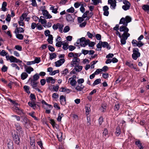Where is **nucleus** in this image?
I'll return each instance as SVG.
<instances>
[{
	"instance_id": "41",
	"label": "nucleus",
	"mask_w": 149,
	"mask_h": 149,
	"mask_svg": "<svg viewBox=\"0 0 149 149\" xmlns=\"http://www.w3.org/2000/svg\"><path fill=\"white\" fill-rule=\"evenodd\" d=\"M15 109L18 114H22L23 113L22 110L18 107H15Z\"/></svg>"
},
{
	"instance_id": "26",
	"label": "nucleus",
	"mask_w": 149,
	"mask_h": 149,
	"mask_svg": "<svg viewBox=\"0 0 149 149\" xmlns=\"http://www.w3.org/2000/svg\"><path fill=\"white\" fill-rule=\"evenodd\" d=\"M60 101L61 104L64 105L66 104L65 97L63 95H61L60 97Z\"/></svg>"
},
{
	"instance_id": "27",
	"label": "nucleus",
	"mask_w": 149,
	"mask_h": 149,
	"mask_svg": "<svg viewBox=\"0 0 149 149\" xmlns=\"http://www.w3.org/2000/svg\"><path fill=\"white\" fill-rule=\"evenodd\" d=\"M28 13H23L19 18V21L18 22H23L24 19L27 17Z\"/></svg>"
},
{
	"instance_id": "23",
	"label": "nucleus",
	"mask_w": 149,
	"mask_h": 149,
	"mask_svg": "<svg viewBox=\"0 0 149 149\" xmlns=\"http://www.w3.org/2000/svg\"><path fill=\"white\" fill-rule=\"evenodd\" d=\"M46 81L48 83H51L52 84H54L55 82V79L52 77H48L46 78Z\"/></svg>"
},
{
	"instance_id": "10",
	"label": "nucleus",
	"mask_w": 149,
	"mask_h": 149,
	"mask_svg": "<svg viewBox=\"0 0 149 149\" xmlns=\"http://www.w3.org/2000/svg\"><path fill=\"white\" fill-rule=\"evenodd\" d=\"M130 36H125V34H122L120 38V42L121 45H124L126 44V40L127 39L128 37Z\"/></svg>"
},
{
	"instance_id": "8",
	"label": "nucleus",
	"mask_w": 149,
	"mask_h": 149,
	"mask_svg": "<svg viewBox=\"0 0 149 149\" xmlns=\"http://www.w3.org/2000/svg\"><path fill=\"white\" fill-rule=\"evenodd\" d=\"M80 61L79 59L77 58V55L75 56L73 59L72 61L71 62V65L72 66H74V65H77L79 64Z\"/></svg>"
},
{
	"instance_id": "1",
	"label": "nucleus",
	"mask_w": 149,
	"mask_h": 149,
	"mask_svg": "<svg viewBox=\"0 0 149 149\" xmlns=\"http://www.w3.org/2000/svg\"><path fill=\"white\" fill-rule=\"evenodd\" d=\"M89 42V40H86V38L84 37H82L80 39H78L77 42L76 43L78 44H80V45L83 47H85L88 45V42Z\"/></svg>"
},
{
	"instance_id": "52",
	"label": "nucleus",
	"mask_w": 149,
	"mask_h": 149,
	"mask_svg": "<svg viewBox=\"0 0 149 149\" xmlns=\"http://www.w3.org/2000/svg\"><path fill=\"white\" fill-rule=\"evenodd\" d=\"M70 30V28L68 26H67L65 27L63 30V32L66 33L68 32Z\"/></svg>"
},
{
	"instance_id": "7",
	"label": "nucleus",
	"mask_w": 149,
	"mask_h": 149,
	"mask_svg": "<svg viewBox=\"0 0 149 149\" xmlns=\"http://www.w3.org/2000/svg\"><path fill=\"white\" fill-rule=\"evenodd\" d=\"M42 13L43 15V18L45 19H50L52 17V16L49 14L48 11L46 10L42 9Z\"/></svg>"
},
{
	"instance_id": "64",
	"label": "nucleus",
	"mask_w": 149,
	"mask_h": 149,
	"mask_svg": "<svg viewBox=\"0 0 149 149\" xmlns=\"http://www.w3.org/2000/svg\"><path fill=\"white\" fill-rule=\"evenodd\" d=\"M68 48L70 51H72L76 48V47L73 45H70L69 46Z\"/></svg>"
},
{
	"instance_id": "4",
	"label": "nucleus",
	"mask_w": 149,
	"mask_h": 149,
	"mask_svg": "<svg viewBox=\"0 0 149 149\" xmlns=\"http://www.w3.org/2000/svg\"><path fill=\"white\" fill-rule=\"evenodd\" d=\"M133 54L132 55V58L135 60L137 59V58L140 57V54L139 52V49L137 48H134L133 50Z\"/></svg>"
},
{
	"instance_id": "20",
	"label": "nucleus",
	"mask_w": 149,
	"mask_h": 149,
	"mask_svg": "<svg viewBox=\"0 0 149 149\" xmlns=\"http://www.w3.org/2000/svg\"><path fill=\"white\" fill-rule=\"evenodd\" d=\"M7 146L8 149H13V141L10 140H8Z\"/></svg>"
},
{
	"instance_id": "9",
	"label": "nucleus",
	"mask_w": 149,
	"mask_h": 149,
	"mask_svg": "<svg viewBox=\"0 0 149 149\" xmlns=\"http://www.w3.org/2000/svg\"><path fill=\"white\" fill-rule=\"evenodd\" d=\"M13 138L14 141H15V143L18 144L20 142V138L19 136L17 135V134L14 133L12 134Z\"/></svg>"
},
{
	"instance_id": "14",
	"label": "nucleus",
	"mask_w": 149,
	"mask_h": 149,
	"mask_svg": "<svg viewBox=\"0 0 149 149\" xmlns=\"http://www.w3.org/2000/svg\"><path fill=\"white\" fill-rule=\"evenodd\" d=\"M65 60L64 58H61L55 62L54 63L56 67H59L61 65L65 62Z\"/></svg>"
},
{
	"instance_id": "11",
	"label": "nucleus",
	"mask_w": 149,
	"mask_h": 149,
	"mask_svg": "<svg viewBox=\"0 0 149 149\" xmlns=\"http://www.w3.org/2000/svg\"><path fill=\"white\" fill-rule=\"evenodd\" d=\"M123 3L125 4V5L122 6V8L125 10L129 9L130 6L129 2L126 0H125L123 1Z\"/></svg>"
},
{
	"instance_id": "43",
	"label": "nucleus",
	"mask_w": 149,
	"mask_h": 149,
	"mask_svg": "<svg viewBox=\"0 0 149 149\" xmlns=\"http://www.w3.org/2000/svg\"><path fill=\"white\" fill-rule=\"evenodd\" d=\"M17 30L16 32L17 33H22L24 31V29L22 28L19 27V28H17L16 29Z\"/></svg>"
},
{
	"instance_id": "17",
	"label": "nucleus",
	"mask_w": 149,
	"mask_h": 149,
	"mask_svg": "<svg viewBox=\"0 0 149 149\" xmlns=\"http://www.w3.org/2000/svg\"><path fill=\"white\" fill-rule=\"evenodd\" d=\"M66 20L68 22H74V15H72L68 14L66 15Z\"/></svg>"
},
{
	"instance_id": "37",
	"label": "nucleus",
	"mask_w": 149,
	"mask_h": 149,
	"mask_svg": "<svg viewBox=\"0 0 149 149\" xmlns=\"http://www.w3.org/2000/svg\"><path fill=\"white\" fill-rule=\"evenodd\" d=\"M54 6H52L50 8V9L52 10V12L55 14H56L57 13L58 8H54Z\"/></svg>"
},
{
	"instance_id": "60",
	"label": "nucleus",
	"mask_w": 149,
	"mask_h": 149,
	"mask_svg": "<svg viewBox=\"0 0 149 149\" xmlns=\"http://www.w3.org/2000/svg\"><path fill=\"white\" fill-rule=\"evenodd\" d=\"M37 29L39 30H41L43 29L42 26L39 23L37 24Z\"/></svg>"
},
{
	"instance_id": "59",
	"label": "nucleus",
	"mask_w": 149,
	"mask_h": 149,
	"mask_svg": "<svg viewBox=\"0 0 149 149\" xmlns=\"http://www.w3.org/2000/svg\"><path fill=\"white\" fill-rule=\"evenodd\" d=\"M84 82V80L83 78L79 79L77 81L78 84H82Z\"/></svg>"
},
{
	"instance_id": "6",
	"label": "nucleus",
	"mask_w": 149,
	"mask_h": 149,
	"mask_svg": "<svg viewBox=\"0 0 149 149\" xmlns=\"http://www.w3.org/2000/svg\"><path fill=\"white\" fill-rule=\"evenodd\" d=\"M132 43L134 46H137L140 47L144 45V44L141 41H137L135 40H133Z\"/></svg>"
},
{
	"instance_id": "53",
	"label": "nucleus",
	"mask_w": 149,
	"mask_h": 149,
	"mask_svg": "<svg viewBox=\"0 0 149 149\" xmlns=\"http://www.w3.org/2000/svg\"><path fill=\"white\" fill-rule=\"evenodd\" d=\"M11 66L13 68H15V69L18 70H19L20 69L19 68L16 64L15 63H13L11 64Z\"/></svg>"
},
{
	"instance_id": "44",
	"label": "nucleus",
	"mask_w": 149,
	"mask_h": 149,
	"mask_svg": "<svg viewBox=\"0 0 149 149\" xmlns=\"http://www.w3.org/2000/svg\"><path fill=\"white\" fill-rule=\"evenodd\" d=\"M50 59L51 60L56 58V55L55 53H53L50 54Z\"/></svg>"
},
{
	"instance_id": "51",
	"label": "nucleus",
	"mask_w": 149,
	"mask_h": 149,
	"mask_svg": "<svg viewBox=\"0 0 149 149\" xmlns=\"http://www.w3.org/2000/svg\"><path fill=\"white\" fill-rule=\"evenodd\" d=\"M52 24L51 22H48L47 23H46V24L45 25H43V26L44 27H50L52 26Z\"/></svg>"
},
{
	"instance_id": "54",
	"label": "nucleus",
	"mask_w": 149,
	"mask_h": 149,
	"mask_svg": "<svg viewBox=\"0 0 149 149\" xmlns=\"http://www.w3.org/2000/svg\"><path fill=\"white\" fill-rule=\"evenodd\" d=\"M126 65L131 68H134L133 65L132 63L130 62H127Z\"/></svg>"
},
{
	"instance_id": "32",
	"label": "nucleus",
	"mask_w": 149,
	"mask_h": 149,
	"mask_svg": "<svg viewBox=\"0 0 149 149\" xmlns=\"http://www.w3.org/2000/svg\"><path fill=\"white\" fill-rule=\"evenodd\" d=\"M15 32L16 33V36L17 38L20 40H22L23 38V36L21 34L18 33L16 32V31L15 30Z\"/></svg>"
},
{
	"instance_id": "29",
	"label": "nucleus",
	"mask_w": 149,
	"mask_h": 149,
	"mask_svg": "<svg viewBox=\"0 0 149 149\" xmlns=\"http://www.w3.org/2000/svg\"><path fill=\"white\" fill-rule=\"evenodd\" d=\"M60 91L62 92H66L67 93H69L71 91V90L69 89L62 87L61 88Z\"/></svg>"
},
{
	"instance_id": "31",
	"label": "nucleus",
	"mask_w": 149,
	"mask_h": 149,
	"mask_svg": "<svg viewBox=\"0 0 149 149\" xmlns=\"http://www.w3.org/2000/svg\"><path fill=\"white\" fill-rule=\"evenodd\" d=\"M28 75L26 73L24 72L22 73L21 75V79L23 80H24L27 78Z\"/></svg>"
},
{
	"instance_id": "28",
	"label": "nucleus",
	"mask_w": 149,
	"mask_h": 149,
	"mask_svg": "<svg viewBox=\"0 0 149 149\" xmlns=\"http://www.w3.org/2000/svg\"><path fill=\"white\" fill-rule=\"evenodd\" d=\"M43 17L41 16L40 17V19L39 20V22L41 23L43 25H45L47 22V20L45 19H43Z\"/></svg>"
},
{
	"instance_id": "34",
	"label": "nucleus",
	"mask_w": 149,
	"mask_h": 149,
	"mask_svg": "<svg viewBox=\"0 0 149 149\" xmlns=\"http://www.w3.org/2000/svg\"><path fill=\"white\" fill-rule=\"evenodd\" d=\"M53 37L52 35H49L48 38L47 39V41L49 43L52 44L53 43Z\"/></svg>"
},
{
	"instance_id": "13",
	"label": "nucleus",
	"mask_w": 149,
	"mask_h": 149,
	"mask_svg": "<svg viewBox=\"0 0 149 149\" xmlns=\"http://www.w3.org/2000/svg\"><path fill=\"white\" fill-rule=\"evenodd\" d=\"M15 126L16 130L18 131L19 134V135H22L24 132L22 129L21 127L20 126L19 124L18 123H16L15 124Z\"/></svg>"
},
{
	"instance_id": "22",
	"label": "nucleus",
	"mask_w": 149,
	"mask_h": 149,
	"mask_svg": "<svg viewBox=\"0 0 149 149\" xmlns=\"http://www.w3.org/2000/svg\"><path fill=\"white\" fill-rule=\"evenodd\" d=\"M25 71L28 73L30 74L31 72L34 70L31 67L25 66Z\"/></svg>"
},
{
	"instance_id": "63",
	"label": "nucleus",
	"mask_w": 149,
	"mask_h": 149,
	"mask_svg": "<svg viewBox=\"0 0 149 149\" xmlns=\"http://www.w3.org/2000/svg\"><path fill=\"white\" fill-rule=\"evenodd\" d=\"M58 23H57L56 24H54L52 26V28L54 30H56L58 29Z\"/></svg>"
},
{
	"instance_id": "56",
	"label": "nucleus",
	"mask_w": 149,
	"mask_h": 149,
	"mask_svg": "<svg viewBox=\"0 0 149 149\" xmlns=\"http://www.w3.org/2000/svg\"><path fill=\"white\" fill-rule=\"evenodd\" d=\"M66 11L68 13H73L74 11V9L73 7H71L69 9L67 10Z\"/></svg>"
},
{
	"instance_id": "16",
	"label": "nucleus",
	"mask_w": 149,
	"mask_h": 149,
	"mask_svg": "<svg viewBox=\"0 0 149 149\" xmlns=\"http://www.w3.org/2000/svg\"><path fill=\"white\" fill-rule=\"evenodd\" d=\"M75 89L77 92L83 90L84 86L82 84H78L74 87Z\"/></svg>"
},
{
	"instance_id": "18",
	"label": "nucleus",
	"mask_w": 149,
	"mask_h": 149,
	"mask_svg": "<svg viewBox=\"0 0 149 149\" xmlns=\"http://www.w3.org/2000/svg\"><path fill=\"white\" fill-rule=\"evenodd\" d=\"M29 80H30L31 81V85L32 86V88L34 89L37 86V84L38 82L37 81L31 79V78L29 79Z\"/></svg>"
},
{
	"instance_id": "35",
	"label": "nucleus",
	"mask_w": 149,
	"mask_h": 149,
	"mask_svg": "<svg viewBox=\"0 0 149 149\" xmlns=\"http://www.w3.org/2000/svg\"><path fill=\"white\" fill-rule=\"evenodd\" d=\"M82 69V66H81L76 65L75 67V70L76 72L81 71Z\"/></svg>"
},
{
	"instance_id": "33",
	"label": "nucleus",
	"mask_w": 149,
	"mask_h": 149,
	"mask_svg": "<svg viewBox=\"0 0 149 149\" xmlns=\"http://www.w3.org/2000/svg\"><path fill=\"white\" fill-rule=\"evenodd\" d=\"M39 77H40L39 74L38 73H36L33 76V79H32L31 78V79L37 81L39 79Z\"/></svg>"
},
{
	"instance_id": "21",
	"label": "nucleus",
	"mask_w": 149,
	"mask_h": 149,
	"mask_svg": "<svg viewBox=\"0 0 149 149\" xmlns=\"http://www.w3.org/2000/svg\"><path fill=\"white\" fill-rule=\"evenodd\" d=\"M109 8L107 6H105L103 7V10L104 11V15L106 16H108L109 14L108 10Z\"/></svg>"
},
{
	"instance_id": "24",
	"label": "nucleus",
	"mask_w": 149,
	"mask_h": 149,
	"mask_svg": "<svg viewBox=\"0 0 149 149\" xmlns=\"http://www.w3.org/2000/svg\"><path fill=\"white\" fill-rule=\"evenodd\" d=\"M102 46L103 47H106L107 49H109L111 48V47L108 44V43L106 42H102L101 43Z\"/></svg>"
},
{
	"instance_id": "19",
	"label": "nucleus",
	"mask_w": 149,
	"mask_h": 149,
	"mask_svg": "<svg viewBox=\"0 0 149 149\" xmlns=\"http://www.w3.org/2000/svg\"><path fill=\"white\" fill-rule=\"evenodd\" d=\"M30 144L31 146L33 149H36L35 140L33 137H30Z\"/></svg>"
},
{
	"instance_id": "39",
	"label": "nucleus",
	"mask_w": 149,
	"mask_h": 149,
	"mask_svg": "<svg viewBox=\"0 0 149 149\" xmlns=\"http://www.w3.org/2000/svg\"><path fill=\"white\" fill-rule=\"evenodd\" d=\"M70 83L72 86L74 87L76 85L77 82L76 80L74 79L70 80Z\"/></svg>"
},
{
	"instance_id": "12",
	"label": "nucleus",
	"mask_w": 149,
	"mask_h": 149,
	"mask_svg": "<svg viewBox=\"0 0 149 149\" xmlns=\"http://www.w3.org/2000/svg\"><path fill=\"white\" fill-rule=\"evenodd\" d=\"M108 3L110 4V8L112 9H115L116 6V1L115 0H108Z\"/></svg>"
},
{
	"instance_id": "57",
	"label": "nucleus",
	"mask_w": 149,
	"mask_h": 149,
	"mask_svg": "<svg viewBox=\"0 0 149 149\" xmlns=\"http://www.w3.org/2000/svg\"><path fill=\"white\" fill-rule=\"evenodd\" d=\"M30 1L32 2L31 4L33 6L35 7L37 6V4L36 0H30Z\"/></svg>"
},
{
	"instance_id": "46",
	"label": "nucleus",
	"mask_w": 149,
	"mask_h": 149,
	"mask_svg": "<svg viewBox=\"0 0 149 149\" xmlns=\"http://www.w3.org/2000/svg\"><path fill=\"white\" fill-rule=\"evenodd\" d=\"M121 132L119 127H117L116 129V136H118L120 134Z\"/></svg>"
},
{
	"instance_id": "58",
	"label": "nucleus",
	"mask_w": 149,
	"mask_h": 149,
	"mask_svg": "<svg viewBox=\"0 0 149 149\" xmlns=\"http://www.w3.org/2000/svg\"><path fill=\"white\" fill-rule=\"evenodd\" d=\"M125 19H126V21L127 22V24L128 23L130 22L131 21V18L128 16H127L125 17Z\"/></svg>"
},
{
	"instance_id": "2",
	"label": "nucleus",
	"mask_w": 149,
	"mask_h": 149,
	"mask_svg": "<svg viewBox=\"0 0 149 149\" xmlns=\"http://www.w3.org/2000/svg\"><path fill=\"white\" fill-rule=\"evenodd\" d=\"M30 97L31 102H29L28 103L29 105L31 107H32L33 109H35L36 108V104L35 102L36 100V98L35 95L33 94H31L30 95Z\"/></svg>"
},
{
	"instance_id": "38",
	"label": "nucleus",
	"mask_w": 149,
	"mask_h": 149,
	"mask_svg": "<svg viewBox=\"0 0 149 149\" xmlns=\"http://www.w3.org/2000/svg\"><path fill=\"white\" fill-rule=\"evenodd\" d=\"M142 8L145 11L149 12V5H144L143 6Z\"/></svg>"
},
{
	"instance_id": "50",
	"label": "nucleus",
	"mask_w": 149,
	"mask_h": 149,
	"mask_svg": "<svg viewBox=\"0 0 149 149\" xmlns=\"http://www.w3.org/2000/svg\"><path fill=\"white\" fill-rule=\"evenodd\" d=\"M62 135V133L61 132H60L59 134H57V138L58 139V140L59 141H62L61 137Z\"/></svg>"
},
{
	"instance_id": "5",
	"label": "nucleus",
	"mask_w": 149,
	"mask_h": 149,
	"mask_svg": "<svg viewBox=\"0 0 149 149\" xmlns=\"http://www.w3.org/2000/svg\"><path fill=\"white\" fill-rule=\"evenodd\" d=\"M127 26L125 25L122 26L120 27L119 30L121 32H124V33L123 34H125V36H130V34L128 32L129 31V29L126 27Z\"/></svg>"
},
{
	"instance_id": "42",
	"label": "nucleus",
	"mask_w": 149,
	"mask_h": 149,
	"mask_svg": "<svg viewBox=\"0 0 149 149\" xmlns=\"http://www.w3.org/2000/svg\"><path fill=\"white\" fill-rule=\"evenodd\" d=\"M63 45V48L65 50H67L68 47V43H67L66 42H64L62 44Z\"/></svg>"
},
{
	"instance_id": "55",
	"label": "nucleus",
	"mask_w": 149,
	"mask_h": 149,
	"mask_svg": "<svg viewBox=\"0 0 149 149\" xmlns=\"http://www.w3.org/2000/svg\"><path fill=\"white\" fill-rule=\"evenodd\" d=\"M50 31H49V30H47L45 31L44 32V33L45 36H48V37H49V35H51V34H50Z\"/></svg>"
},
{
	"instance_id": "47",
	"label": "nucleus",
	"mask_w": 149,
	"mask_h": 149,
	"mask_svg": "<svg viewBox=\"0 0 149 149\" xmlns=\"http://www.w3.org/2000/svg\"><path fill=\"white\" fill-rule=\"evenodd\" d=\"M64 26L62 24L58 23V29H59V31L61 32H62L63 27Z\"/></svg>"
},
{
	"instance_id": "61",
	"label": "nucleus",
	"mask_w": 149,
	"mask_h": 149,
	"mask_svg": "<svg viewBox=\"0 0 149 149\" xmlns=\"http://www.w3.org/2000/svg\"><path fill=\"white\" fill-rule=\"evenodd\" d=\"M63 42H61V41L58 42L56 44V46L58 47H61L63 43Z\"/></svg>"
},
{
	"instance_id": "36",
	"label": "nucleus",
	"mask_w": 149,
	"mask_h": 149,
	"mask_svg": "<svg viewBox=\"0 0 149 149\" xmlns=\"http://www.w3.org/2000/svg\"><path fill=\"white\" fill-rule=\"evenodd\" d=\"M7 6V3L6 2H3L2 4L1 9L2 10L5 11L6 10V7Z\"/></svg>"
},
{
	"instance_id": "3",
	"label": "nucleus",
	"mask_w": 149,
	"mask_h": 149,
	"mask_svg": "<svg viewBox=\"0 0 149 149\" xmlns=\"http://www.w3.org/2000/svg\"><path fill=\"white\" fill-rule=\"evenodd\" d=\"M24 127L27 128H29L31 125L30 120L25 117H23L21 120Z\"/></svg>"
},
{
	"instance_id": "30",
	"label": "nucleus",
	"mask_w": 149,
	"mask_h": 149,
	"mask_svg": "<svg viewBox=\"0 0 149 149\" xmlns=\"http://www.w3.org/2000/svg\"><path fill=\"white\" fill-rule=\"evenodd\" d=\"M119 24H123V25L125 26H127V22L126 21L125 18L124 17L122 18L120 20Z\"/></svg>"
},
{
	"instance_id": "48",
	"label": "nucleus",
	"mask_w": 149,
	"mask_h": 149,
	"mask_svg": "<svg viewBox=\"0 0 149 149\" xmlns=\"http://www.w3.org/2000/svg\"><path fill=\"white\" fill-rule=\"evenodd\" d=\"M78 54L77 53H75V54H74L72 52H70L68 54V56L70 57H73V58L75 56H77V55Z\"/></svg>"
},
{
	"instance_id": "25",
	"label": "nucleus",
	"mask_w": 149,
	"mask_h": 149,
	"mask_svg": "<svg viewBox=\"0 0 149 149\" xmlns=\"http://www.w3.org/2000/svg\"><path fill=\"white\" fill-rule=\"evenodd\" d=\"M135 144L138 147L139 149H143V147L142 146V144L139 140H137L135 142Z\"/></svg>"
},
{
	"instance_id": "15",
	"label": "nucleus",
	"mask_w": 149,
	"mask_h": 149,
	"mask_svg": "<svg viewBox=\"0 0 149 149\" xmlns=\"http://www.w3.org/2000/svg\"><path fill=\"white\" fill-rule=\"evenodd\" d=\"M10 61L11 63L15 62L16 63H22V61H21L17 59V58L13 56H10Z\"/></svg>"
},
{
	"instance_id": "45",
	"label": "nucleus",
	"mask_w": 149,
	"mask_h": 149,
	"mask_svg": "<svg viewBox=\"0 0 149 149\" xmlns=\"http://www.w3.org/2000/svg\"><path fill=\"white\" fill-rule=\"evenodd\" d=\"M68 73V70L67 69L65 68L61 72L62 74L65 76Z\"/></svg>"
},
{
	"instance_id": "40",
	"label": "nucleus",
	"mask_w": 149,
	"mask_h": 149,
	"mask_svg": "<svg viewBox=\"0 0 149 149\" xmlns=\"http://www.w3.org/2000/svg\"><path fill=\"white\" fill-rule=\"evenodd\" d=\"M101 80L100 79H98L95 80L94 83H93V86H95L98 84L100 83L101 82Z\"/></svg>"
},
{
	"instance_id": "62",
	"label": "nucleus",
	"mask_w": 149,
	"mask_h": 149,
	"mask_svg": "<svg viewBox=\"0 0 149 149\" xmlns=\"http://www.w3.org/2000/svg\"><path fill=\"white\" fill-rule=\"evenodd\" d=\"M7 53L4 50H2L0 54L3 56H4L7 55Z\"/></svg>"
},
{
	"instance_id": "49",
	"label": "nucleus",
	"mask_w": 149,
	"mask_h": 149,
	"mask_svg": "<svg viewBox=\"0 0 149 149\" xmlns=\"http://www.w3.org/2000/svg\"><path fill=\"white\" fill-rule=\"evenodd\" d=\"M93 2V4L95 5H97L99 3H101L100 0H92Z\"/></svg>"
}]
</instances>
